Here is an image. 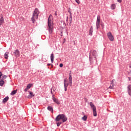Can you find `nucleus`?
Here are the masks:
<instances>
[{"label": "nucleus", "mask_w": 131, "mask_h": 131, "mask_svg": "<svg viewBox=\"0 0 131 131\" xmlns=\"http://www.w3.org/2000/svg\"><path fill=\"white\" fill-rule=\"evenodd\" d=\"M59 67H60V68L63 67V63H60V64H59Z\"/></svg>", "instance_id": "nucleus-31"}, {"label": "nucleus", "mask_w": 131, "mask_h": 131, "mask_svg": "<svg viewBox=\"0 0 131 131\" xmlns=\"http://www.w3.org/2000/svg\"><path fill=\"white\" fill-rule=\"evenodd\" d=\"M30 95H29V98H31L32 97H34V95H33V93L32 92H30Z\"/></svg>", "instance_id": "nucleus-21"}, {"label": "nucleus", "mask_w": 131, "mask_h": 131, "mask_svg": "<svg viewBox=\"0 0 131 131\" xmlns=\"http://www.w3.org/2000/svg\"><path fill=\"white\" fill-rule=\"evenodd\" d=\"M129 68H130V69H131V66H129Z\"/></svg>", "instance_id": "nucleus-43"}, {"label": "nucleus", "mask_w": 131, "mask_h": 131, "mask_svg": "<svg viewBox=\"0 0 131 131\" xmlns=\"http://www.w3.org/2000/svg\"><path fill=\"white\" fill-rule=\"evenodd\" d=\"M76 3L78 4V5H79L80 4V1L79 0H75Z\"/></svg>", "instance_id": "nucleus-29"}, {"label": "nucleus", "mask_w": 131, "mask_h": 131, "mask_svg": "<svg viewBox=\"0 0 131 131\" xmlns=\"http://www.w3.org/2000/svg\"><path fill=\"white\" fill-rule=\"evenodd\" d=\"M2 77H3V79H5V78H7L8 77V76L6 75H2Z\"/></svg>", "instance_id": "nucleus-28"}, {"label": "nucleus", "mask_w": 131, "mask_h": 131, "mask_svg": "<svg viewBox=\"0 0 131 131\" xmlns=\"http://www.w3.org/2000/svg\"><path fill=\"white\" fill-rule=\"evenodd\" d=\"M101 17H100V15L97 16V21H96V27L97 29H99L100 28V22L101 21Z\"/></svg>", "instance_id": "nucleus-7"}, {"label": "nucleus", "mask_w": 131, "mask_h": 131, "mask_svg": "<svg viewBox=\"0 0 131 131\" xmlns=\"http://www.w3.org/2000/svg\"><path fill=\"white\" fill-rule=\"evenodd\" d=\"M89 59H90L91 64H92V63H93L94 61H93V58L91 57V53H90Z\"/></svg>", "instance_id": "nucleus-23"}, {"label": "nucleus", "mask_w": 131, "mask_h": 131, "mask_svg": "<svg viewBox=\"0 0 131 131\" xmlns=\"http://www.w3.org/2000/svg\"><path fill=\"white\" fill-rule=\"evenodd\" d=\"M51 91H53V92H55V91H56V88L52 87V89H51Z\"/></svg>", "instance_id": "nucleus-30"}, {"label": "nucleus", "mask_w": 131, "mask_h": 131, "mask_svg": "<svg viewBox=\"0 0 131 131\" xmlns=\"http://www.w3.org/2000/svg\"><path fill=\"white\" fill-rule=\"evenodd\" d=\"M31 86H32V84H29L27 86V88L29 90V89H30V88H31Z\"/></svg>", "instance_id": "nucleus-25"}, {"label": "nucleus", "mask_w": 131, "mask_h": 131, "mask_svg": "<svg viewBox=\"0 0 131 131\" xmlns=\"http://www.w3.org/2000/svg\"><path fill=\"white\" fill-rule=\"evenodd\" d=\"M70 26H71V24L72 23V16H70Z\"/></svg>", "instance_id": "nucleus-22"}, {"label": "nucleus", "mask_w": 131, "mask_h": 131, "mask_svg": "<svg viewBox=\"0 0 131 131\" xmlns=\"http://www.w3.org/2000/svg\"><path fill=\"white\" fill-rule=\"evenodd\" d=\"M4 84H5V81H4L3 80H0V85H1V86H3V85H4Z\"/></svg>", "instance_id": "nucleus-19"}, {"label": "nucleus", "mask_w": 131, "mask_h": 131, "mask_svg": "<svg viewBox=\"0 0 131 131\" xmlns=\"http://www.w3.org/2000/svg\"><path fill=\"white\" fill-rule=\"evenodd\" d=\"M113 88H114L113 85H112V86L110 85V87L108 88V89H113Z\"/></svg>", "instance_id": "nucleus-33"}, {"label": "nucleus", "mask_w": 131, "mask_h": 131, "mask_svg": "<svg viewBox=\"0 0 131 131\" xmlns=\"http://www.w3.org/2000/svg\"><path fill=\"white\" fill-rule=\"evenodd\" d=\"M68 12H69V13H70V12H71V11H69Z\"/></svg>", "instance_id": "nucleus-44"}, {"label": "nucleus", "mask_w": 131, "mask_h": 131, "mask_svg": "<svg viewBox=\"0 0 131 131\" xmlns=\"http://www.w3.org/2000/svg\"><path fill=\"white\" fill-rule=\"evenodd\" d=\"M61 119L62 120V122H66L68 120L67 117L64 114H59L55 118V120L56 122L60 121Z\"/></svg>", "instance_id": "nucleus-3"}, {"label": "nucleus", "mask_w": 131, "mask_h": 131, "mask_svg": "<svg viewBox=\"0 0 131 131\" xmlns=\"http://www.w3.org/2000/svg\"><path fill=\"white\" fill-rule=\"evenodd\" d=\"M51 65H52V66H53V64H52L51 63H48L47 64V66H51Z\"/></svg>", "instance_id": "nucleus-35"}, {"label": "nucleus", "mask_w": 131, "mask_h": 131, "mask_svg": "<svg viewBox=\"0 0 131 131\" xmlns=\"http://www.w3.org/2000/svg\"><path fill=\"white\" fill-rule=\"evenodd\" d=\"M38 15H39V11H38V9L35 8L31 17V21L33 24H34L35 23V21L38 19Z\"/></svg>", "instance_id": "nucleus-2"}, {"label": "nucleus", "mask_w": 131, "mask_h": 131, "mask_svg": "<svg viewBox=\"0 0 131 131\" xmlns=\"http://www.w3.org/2000/svg\"><path fill=\"white\" fill-rule=\"evenodd\" d=\"M68 19H69V17H68V16H67V22L68 21Z\"/></svg>", "instance_id": "nucleus-41"}, {"label": "nucleus", "mask_w": 131, "mask_h": 131, "mask_svg": "<svg viewBox=\"0 0 131 131\" xmlns=\"http://www.w3.org/2000/svg\"><path fill=\"white\" fill-rule=\"evenodd\" d=\"M4 57L6 60H8L9 58V52H6L4 54Z\"/></svg>", "instance_id": "nucleus-15"}, {"label": "nucleus", "mask_w": 131, "mask_h": 131, "mask_svg": "<svg viewBox=\"0 0 131 131\" xmlns=\"http://www.w3.org/2000/svg\"><path fill=\"white\" fill-rule=\"evenodd\" d=\"M90 105L93 110L94 116H97V108L96 107V106H95L94 103L92 102H90Z\"/></svg>", "instance_id": "nucleus-4"}, {"label": "nucleus", "mask_w": 131, "mask_h": 131, "mask_svg": "<svg viewBox=\"0 0 131 131\" xmlns=\"http://www.w3.org/2000/svg\"><path fill=\"white\" fill-rule=\"evenodd\" d=\"M122 2V0H117L118 3H121Z\"/></svg>", "instance_id": "nucleus-34"}, {"label": "nucleus", "mask_w": 131, "mask_h": 131, "mask_svg": "<svg viewBox=\"0 0 131 131\" xmlns=\"http://www.w3.org/2000/svg\"><path fill=\"white\" fill-rule=\"evenodd\" d=\"M57 15H58V12H57V11H56V12H55V16H57Z\"/></svg>", "instance_id": "nucleus-36"}, {"label": "nucleus", "mask_w": 131, "mask_h": 131, "mask_svg": "<svg viewBox=\"0 0 131 131\" xmlns=\"http://www.w3.org/2000/svg\"><path fill=\"white\" fill-rule=\"evenodd\" d=\"M2 76H3V73H2V72H0V78L1 77H2Z\"/></svg>", "instance_id": "nucleus-32"}, {"label": "nucleus", "mask_w": 131, "mask_h": 131, "mask_svg": "<svg viewBox=\"0 0 131 131\" xmlns=\"http://www.w3.org/2000/svg\"><path fill=\"white\" fill-rule=\"evenodd\" d=\"M91 53H92V55L95 58V61L96 62V64H98V63H97V57L98 56V54L97 53V51L96 50H93V52H92V51H91Z\"/></svg>", "instance_id": "nucleus-5"}, {"label": "nucleus", "mask_w": 131, "mask_h": 131, "mask_svg": "<svg viewBox=\"0 0 131 131\" xmlns=\"http://www.w3.org/2000/svg\"><path fill=\"white\" fill-rule=\"evenodd\" d=\"M115 8H116V5H115V4H112L111 6V9H112V10H115Z\"/></svg>", "instance_id": "nucleus-18"}, {"label": "nucleus", "mask_w": 131, "mask_h": 131, "mask_svg": "<svg viewBox=\"0 0 131 131\" xmlns=\"http://www.w3.org/2000/svg\"><path fill=\"white\" fill-rule=\"evenodd\" d=\"M16 93H17V90H13V91H12L11 92V93H10V95H11V96H14V95H16Z\"/></svg>", "instance_id": "nucleus-16"}, {"label": "nucleus", "mask_w": 131, "mask_h": 131, "mask_svg": "<svg viewBox=\"0 0 131 131\" xmlns=\"http://www.w3.org/2000/svg\"><path fill=\"white\" fill-rule=\"evenodd\" d=\"M82 118L84 121H86V119H88V117L86 116H84Z\"/></svg>", "instance_id": "nucleus-24"}, {"label": "nucleus", "mask_w": 131, "mask_h": 131, "mask_svg": "<svg viewBox=\"0 0 131 131\" xmlns=\"http://www.w3.org/2000/svg\"><path fill=\"white\" fill-rule=\"evenodd\" d=\"M54 53H52L50 56V59L52 63H54Z\"/></svg>", "instance_id": "nucleus-13"}, {"label": "nucleus", "mask_w": 131, "mask_h": 131, "mask_svg": "<svg viewBox=\"0 0 131 131\" xmlns=\"http://www.w3.org/2000/svg\"><path fill=\"white\" fill-rule=\"evenodd\" d=\"M51 94L52 95V97H53V95H54V94H53V91L52 90L51 91Z\"/></svg>", "instance_id": "nucleus-39"}, {"label": "nucleus", "mask_w": 131, "mask_h": 131, "mask_svg": "<svg viewBox=\"0 0 131 131\" xmlns=\"http://www.w3.org/2000/svg\"><path fill=\"white\" fill-rule=\"evenodd\" d=\"M47 109L49 110V111H50L51 113H54V109L51 106H48Z\"/></svg>", "instance_id": "nucleus-11"}, {"label": "nucleus", "mask_w": 131, "mask_h": 131, "mask_svg": "<svg viewBox=\"0 0 131 131\" xmlns=\"http://www.w3.org/2000/svg\"><path fill=\"white\" fill-rule=\"evenodd\" d=\"M68 85H69V83L67 82L64 84V88L65 92L67 91V88H68Z\"/></svg>", "instance_id": "nucleus-12"}, {"label": "nucleus", "mask_w": 131, "mask_h": 131, "mask_svg": "<svg viewBox=\"0 0 131 131\" xmlns=\"http://www.w3.org/2000/svg\"><path fill=\"white\" fill-rule=\"evenodd\" d=\"M93 32H94V28L93 27V26H91L90 27V30H89V35L92 36V35H93Z\"/></svg>", "instance_id": "nucleus-10"}, {"label": "nucleus", "mask_w": 131, "mask_h": 131, "mask_svg": "<svg viewBox=\"0 0 131 131\" xmlns=\"http://www.w3.org/2000/svg\"><path fill=\"white\" fill-rule=\"evenodd\" d=\"M107 36L111 41H113V40H114V37L113 36V35H112V33H111V32H109L108 33H107Z\"/></svg>", "instance_id": "nucleus-6"}, {"label": "nucleus", "mask_w": 131, "mask_h": 131, "mask_svg": "<svg viewBox=\"0 0 131 131\" xmlns=\"http://www.w3.org/2000/svg\"><path fill=\"white\" fill-rule=\"evenodd\" d=\"M70 17H71V16H72V13L71 12H70Z\"/></svg>", "instance_id": "nucleus-38"}, {"label": "nucleus", "mask_w": 131, "mask_h": 131, "mask_svg": "<svg viewBox=\"0 0 131 131\" xmlns=\"http://www.w3.org/2000/svg\"><path fill=\"white\" fill-rule=\"evenodd\" d=\"M4 22H5V20H4V17H2L0 18V26L3 25V23H4Z\"/></svg>", "instance_id": "nucleus-17"}, {"label": "nucleus", "mask_w": 131, "mask_h": 131, "mask_svg": "<svg viewBox=\"0 0 131 131\" xmlns=\"http://www.w3.org/2000/svg\"><path fill=\"white\" fill-rule=\"evenodd\" d=\"M68 81V80L67 79V78H65V79H64V81H63V83H64H64H67Z\"/></svg>", "instance_id": "nucleus-27"}, {"label": "nucleus", "mask_w": 131, "mask_h": 131, "mask_svg": "<svg viewBox=\"0 0 131 131\" xmlns=\"http://www.w3.org/2000/svg\"><path fill=\"white\" fill-rule=\"evenodd\" d=\"M48 25L49 27V33L51 34L53 32V16L51 14L49 15V17L48 18Z\"/></svg>", "instance_id": "nucleus-1"}, {"label": "nucleus", "mask_w": 131, "mask_h": 131, "mask_svg": "<svg viewBox=\"0 0 131 131\" xmlns=\"http://www.w3.org/2000/svg\"><path fill=\"white\" fill-rule=\"evenodd\" d=\"M113 82V80L112 81V83Z\"/></svg>", "instance_id": "nucleus-45"}, {"label": "nucleus", "mask_w": 131, "mask_h": 131, "mask_svg": "<svg viewBox=\"0 0 131 131\" xmlns=\"http://www.w3.org/2000/svg\"><path fill=\"white\" fill-rule=\"evenodd\" d=\"M13 54H14V56H15V57H19L20 56V52L19 51V50L18 49H16L14 51V52H13Z\"/></svg>", "instance_id": "nucleus-9"}, {"label": "nucleus", "mask_w": 131, "mask_h": 131, "mask_svg": "<svg viewBox=\"0 0 131 131\" xmlns=\"http://www.w3.org/2000/svg\"><path fill=\"white\" fill-rule=\"evenodd\" d=\"M28 89H27V88H26V89H25V92H27V91H28Z\"/></svg>", "instance_id": "nucleus-37"}, {"label": "nucleus", "mask_w": 131, "mask_h": 131, "mask_svg": "<svg viewBox=\"0 0 131 131\" xmlns=\"http://www.w3.org/2000/svg\"><path fill=\"white\" fill-rule=\"evenodd\" d=\"M57 126H59L60 125L62 124V122H58L56 123Z\"/></svg>", "instance_id": "nucleus-26"}, {"label": "nucleus", "mask_w": 131, "mask_h": 131, "mask_svg": "<svg viewBox=\"0 0 131 131\" xmlns=\"http://www.w3.org/2000/svg\"><path fill=\"white\" fill-rule=\"evenodd\" d=\"M69 81H72V76L71 75V73H69Z\"/></svg>", "instance_id": "nucleus-20"}, {"label": "nucleus", "mask_w": 131, "mask_h": 131, "mask_svg": "<svg viewBox=\"0 0 131 131\" xmlns=\"http://www.w3.org/2000/svg\"><path fill=\"white\" fill-rule=\"evenodd\" d=\"M54 95H53L52 96V99L53 100V102L54 103H56V104H57V105H60V101H59V99L56 98L55 97H54Z\"/></svg>", "instance_id": "nucleus-8"}, {"label": "nucleus", "mask_w": 131, "mask_h": 131, "mask_svg": "<svg viewBox=\"0 0 131 131\" xmlns=\"http://www.w3.org/2000/svg\"><path fill=\"white\" fill-rule=\"evenodd\" d=\"M9 100V96H7L3 100V103H6Z\"/></svg>", "instance_id": "nucleus-14"}, {"label": "nucleus", "mask_w": 131, "mask_h": 131, "mask_svg": "<svg viewBox=\"0 0 131 131\" xmlns=\"http://www.w3.org/2000/svg\"><path fill=\"white\" fill-rule=\"evenodd\" d=\"M70 86H72V84H70Z\"/></svg>", "instance_id": "nucleus-42"}, {"label": "nucleus", "mask_w": 131, "mask_h": 131, "mask_svg": "<svg viewBox=\"0 0 131 131\" xmlns=\"http://www.w3.org/2000/svg\"><path fill=\"white\" fill-rule=\"evenodd\" d=\"M70 84H72V81H70Z\"/></svg>", "instance_id": "nucleus-40"}]
</instances>
